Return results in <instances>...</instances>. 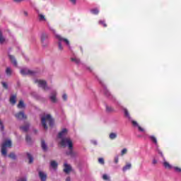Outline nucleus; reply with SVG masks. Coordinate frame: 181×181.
Instances as JSON below:
<instances>
[{
	"instance_id": "1",
	"label": "nucleus",
	"mask_w": 181,
	"mask_h": 181,
	"mask_svg": "<svg viewBox=\"0 0 181 181\" xmlns=\"http://www.w3.org/2000/svg\"><path fill=\"white\" fill-rule=\"evenodd\" d=\"M41 125L44 129L47 131L49 127H50V128L54 127V119H53L51 115H44L41 117ZM47 125H49V127Z\"/></svg>"
},
{
	"instance_id": "2",
	"label": "nucleus",
	"mask_w": 181,
	"mask_h": 181,
	"mask_svg": "<svg viewBox=\"0 0 181 181\" xmlns=\"http://www.w3.org/2000/svg\"><path fill=\"white\" fill-rule=\"evenodd\" d=\"M40 42L42 49H47L49 47V33H42L40 35Z\"/></svg>"
},
{
	"instance_id": "3",
	"label": "nucleus",
	"mask_w": 181,
	"mask_h": 181,
	"mask_svg": "<svg viewBox=\"0 0 181 181\" xmlns=\"http://www.w3.org/2000/svg\"><path fill=\"white\" fill-rule=\"evenodd\" d=\"M12 146V141L11 140H7L5 141L2 144H1V155L2 156H4V158L8 155V150L6 148H11Z\"/></svg>"
},
{
	"instance_id": "4",
	"label": "nucleus",
	"mask_w": 181,
	"mask_h": 181,
	"mask_svg": "<svg viewBox=\"0 0 181 181\" xmlns=\"http://www.w3.org/2000/svg\"><path fill=\"white\" fill-rule=\"evenodd\" d=\"M34 83L37 84L38 87L42 88L44 91H49V90H50V87L47 86V82L45 80L35 79Z\"/></svg>"
},
{
	"instance_id": "5",
	"label": "nucleus",
	"mask_w": 181,
	"mask_h": 181,
	"mask_svg": "<svg viewBox=\"0 0 181 181\" xmlns=\"http://www.w3.org/2000/svg\"><path fill=\"white\" fill-rule=\"evenodd\" d=\"M60 144L64 148H66V146H68L69 149H72L73 148V141L69 137H65L62 139L60 141Z\"/></svg>"
},
{
	"instance_id": "6",
	"label": "nucleus",
	"mask_w": 181,
	"mask_h": 181,
	"mask_svg": "<svg viewBox=\"0 0 181 181\" xmlns=\"http://www.w3.org/2000/svg\"><path fill=\"white\" fill-rule=\"evenodd\" d=\"M49 100L51 103H53L54 104L57 103V92H56V90H54L50 93Z\"/></svg>"
},
{
	"instance_id": "7",
	"label": "nucleus",
	"mask_w": 181,
	"mask_h": 181,
	"mask_svg": "<svg viewBox=\"0 0 181 181\" xmlns=\"http://www.w3.org/2000/svg\"><path fill=\"white\" fill-rule=\"evenodd\" d=\"M15 117L17 119H19L20 121H22V119H26L28 118V116L25 115V112L21 111L15 115Z\"/></svg>"
},
{
	"instance_id": "8",
	"label": "nucleus",
	"mask_w": 181,
	"mask_h": 181,
	"mask_svg": "<svg viewBox=\"0 0 181 181\" xmlns=\"http://www.w3.org/2000/svg\"><path fill=\"white\" fill-rule=\"evenodd\" d=\"M21 74H22V76H28V75H30V76H33V74H35V71H30L28 69H23L20 71Z\"/></svg>"
},
{
	"instance_id": "9",
	"label": "nucleus",
	"mask_w": 181,
	"mask_h": 181,
	"mask_svg": "<svg viewBox=\"0 0 181 181\" xmlns=\"http://www.w3.org/2000/svg\"><path fill=\"white\" fill-rule=\"evenodd\" d=\"M71 170H73V168H71V165H70V164H67L66 163H65L64 164V173H66V175L70 174V172H71Z\"/></svg>"
},
{
	"instance_id": "10",
	"label": "nucleus",
	"mask_w": 181,
	"mask_h": 181,
	"mask_svg": "<svg viewBox=\"0 0 181 181\" xmlns=\"http://www.w3.org/2000/svg\"><path fill=\"white\" fill-rule=\"evenodd\" d=\"M38 176L41 181H46V180L47 179V174L42 170L38 171Z\"/></svg>"
},
{
	"instance_id": "11",
	"label": "nucleus",
	"mask_w": 181,
	"mask_h": 181,
	"mask_svg": "<svg viewBox=\"0 0 181 181\" xmlns=\"http://www.w3.org/2000/svg\"><path fill=\"white\" fill-rule=\"evenodd\" d=\"M30 127V124L25 122L24 125L20 127V129L23 132H28V131H29Z\"/></svg>"
},
{
	"instance_id": "12",
	"label": "nucleus",
	"mask_w": 181,
	"mask_h": 181,
	"mask_svg": "<svg viewBox=\"0 0 181 181\" xmlns=\"http://www.w3.org/2000/svg\"><path fill=\"white\" fill-rule=\"evenodd\" d=\"M41 148L43 152H47V151H49V147L47 146V144L45 140H41Z\"/></svg>"
},
{
	"instance_id": "13",
	"label": "nucleus",
	"mask_w": 181,
	"mask_h": 181,
	"mask_svg": "<svg viewBox=\"0 0 181 181\" xmlns=\"http://www.w3.org/2000/svg\"><path fill=\"white\" fill-rule=\"evenodd\" d=\"M66 135H67V130H66V129H63L62 131L59 133L58 138H60L61 139H62Z\"/></svg>"
},
{
	"instance_id": "14",
	"label": "nucleus",
	"mask_w": 181,
	"mask_h": 181,
	"mask_svg": "<svg viewBox=\"0 0 181 181\" xmlns=\"http://www.w3.org/2000/svg\"><path fill=\"white\" fill-rule=\"evenodd\" d=\"M6 43V38L4 36L2 31L0 30V45H5Z\"/></svg>"
},
{
	"instance_id": "15",
	"label": "nucleus",
	"mask_w": 181,
	"mask_h": 181,
	"mask_svg": "<svg viewBox=\"0 0 181 181\" xmlns=\"http://www.w3.org/2000/svg\"><path fill=\"white\" fill-rule=\"evenodd\" d=\"M8 57L11 62V63L15 66L16 67L18 66V62L16 61V59L13 55L8 54Z\"/></svg>"
},
{
	"instance_id": "16",
	"label": "nucleus",
	"mask_w": 181,
	"mask_h": 181,
	"mask_svg": "<svg viewBox=\"0 0 181 181\" xmlns=\"http://www.w3.org/2000/svg\"><path fill=\"white\" fill-rule=\"evenodd\" d=\"M56 37L59 39V42H62V40H63L66 43V45H67V46H70V42L69 41V40L63 38L60 35H56Z\"/></svg>"
},
{
	"instance_id": "17",
	"label": "nucleus",
	"mask_w": 181,
	"mask_h": 181,
	"mask_svg": "<svg viewBox=\"0 0 181 181\" xmlns=\"http://www.w3.org/2000/svg\"><path fill=\"white\" fill-rule=\"evenodd\" d=\"M132 168V164L131 163H127L126 165L123 167L122 170L123 172H127V170H129Z\"/></svg>"
},
{
	"instance_id": "18",
	"label": "nucleus",
	"mask_w": 181,
	"mask_h": 181,
	"mask_svg": "<svg viewBox=\"0 0 181 181\" xmlns=\"http://www.w3.org/2000/svg\"><path fill=\"white\" fill-rule=\"evenodd\" d=\"M25 141L27 144H28V145H32V144H33V140L32 139V137H30V136L28 134L25 136Z\"/></svg>"
},
{
	"instance_id": "19",
	"label": "nucleus",
	"mask_w": 181,
	"mask_h": 181,
	"mask_svg": "<svg viewBox=\"0 0 181 181\" xmlns=\"http://www.w3.org/2000/svg\"><path fill=\"white\" fill-rule=\"evenodd\" d=\"M50 166L51 168H52V169L56 170L57 169V166H59V164L57 163V162H56V160H52L50 162Z\"/></svg>"
},
{
	"instance_id": "20",
	"label": "nucleus",
	"mask_w": 181,
	"mask_h": 181,
	"mask_svg": "<svg viewBox=\"0 0 181 181\" xmlns=\"http://www.w3.org/2000/svg\"><path fill=\"white\" fill-rule=\"evenodd\" d=\"M10 103L11 104H13V105H15V104H16V95H13L11 96Z\"/></svg>"
},
{
	"instance_id": "21",
	"label": "nucleus",
	"mask_w": 181,
	"mask_h": 181,
	"mask_svg": "<svg viewBox=\"0 0 181 181\" xmlns=\"http://www.w3.org/2000/svg\"><path fill=\"white\" fill-rule=\"evenodd\" d=\"M118 136V134L115 132H111L110 134H109V138L111 140H114V139H117V137Z\"/></svg>"
},
{
	"instance_id": "22",
	"label": "nucleus",
	"mask_w": 181,
	"mask_h": 181,
	"mask_svg": "<svg viewBox=\"0 0 181 181\" xmlns=\"http://www.w3.org/2000/svg\"><path fill=\"white\" fill-rule=\"evenodd\" d=\"M18 108H19L20 110H23V108H25V103L23 102V100H20L18 105H17Z\"/></svg>"
},
{
	"instance_id": "23",
	"label": "nucleus",
	"mask_w": 181,
	"mask_h": 181,
	"mask_svg": "<svg viewBox=\"0 0 181 181\" xmlns=\"http://www.w3.org/2000/svg\"><path fill=\"white\" fill-rule=\"evenodd\" d=\"M6 74L8 76V77H11V76H12V69L11 67L6 68Z\"/></svg>"
},
{
	"instance_id": "24",
	"label": "nucleus",
	"mask_w": 181,
	"mask_h": 181,
	"mask_svg": "<svg viewBox=\"0 0 181 181\" xmlns=\"http://www.w3.org/2000/svg\"><path fill=\"white\" fill-rule=\"evenodd\" d=\"M66 154L69 155V156H71V158H74V156H76V153L73 151V148H69V151L66 153Z\"/></svg>"
},
{
	"instance_id": "25",
	"label": "nucleus",
	"mask_w": 181,
	"mask_h": 181,
	"mask_svg": "<svg viewBox=\"0 0 181 181\" xmlns=\"http://www.w3.org/2000/svg\"><path fill=\"white\" fill-rule=\"evenodd\" d=\"M27 157L28 159L29 160L28 163H33V156L29 153H27Z\"/></svg>"
},
{
	"instance_id": "26",
	"label": "nucleus",
	"mask_w": 181,
	"mask_h": 181,
	"mask_svg": "<svg viewBox=\"0 0 181 181\" xmlns=\"http://www.w3.org/2000/svg\"><path fill=\"white\" fill-rule=\"evenodd\" d=\"M8 158H10V159H13V160H16V154H15L13 152L10 153Z\"/></svg>"
},
{
	"instance_id": "27",
	"label": "nucleus",
	"mask_w": 181,
	"mask_h": 181,
	"mask_svg": "<svg viewBox=\"0 0 181 181\" xmlns=\"http://www.w3.org/2000/svg\"><path fill=\"white\" fill-rule=\"evenodd\" d=\"M114 107L111 106L106 105V112H114Z\"/></svg>"
},
{
	"instance_id": "28",
	"label": "nucleus",
	"mask_w": 181,
	"mask_h": 181,
	"mask_svg": "<svg viewBox=\"0 0 181 181\" xmlns=\"http://www.w3.org/2000/svg\"><path fill=\"white\" fill-rule=\"evenodd\" d=\"M163 166L165 168V169H171L172 168V165H170V164H169V163H168L166 160H164Z\"/></svg>"
},
{
	"instance_id": "29",
	"label": "nucleus",
	"mask_w": 181,
	"mask_h": 181,
	"mask_svg": "<svg viewBox=\"0 0 181 181\" xmlns=\"http://www.w3.org/2000/svg\"><path fill=\"white\" fill-rule=\"evenodd\" d=\"M38 16H39L40 21H46V18L45 17V16L43 14H38Z\"/></svg>"
},
{
	"instance_id": "30",
	"label": "nucleus",
	"mask_w": 181,
	"mask_h": 181,
	"mask_svg": "<svg viewBox=\"0 0 181 181\" xmlns=\"http://www.w3.org/2000/svg\"><path fill=\"white\" fill-rule=\"evenodd\" d=\"M124 111L125 117L129 118V119H131V116H129V112H128V110L127 109H124Z\"/></svg>"
},
{
	"instance_id": "31",
	"label": "nucleus",
	"mask_w": 181,
	"mask_h": 181,
	"mask_svg": "<svg viewBox=\"0 0 181 181\" xmlns=\"http://www.w3.org/2000/svg\"><path fill=\"white\" fill-rule=\"evenodd\" d=\"M71 62H74L76 64H80V59L77 58H71Z\"/></svg>"
},
{
	"instance_id": "32",
	"label": "nucleus",
	"mask_w": 181,
	"mask_h": 181,
	"mask_svg": "<svg viewBox=\"0 0 181 181\" xmlns=\"http://www.w3.org/2000/svg\"><path fill=\"white\" fill-rule=\"evenodd\" d=\"M127 152H128V149L127 148H123L121 151V156H124V155H126Z\"/></svg>"
},
{
	"instance_id": "33",
	"label": "nucleus",
	"mask_w": 181,
	"mask_h": 181,
	"mask_svg": "<svg viewBox=\"0 0 181 181\" xmlns=\"http://www.w3.org/2000/svg\"><path fill=\"white\" fill-rule=\"evenodd\" d=\"M150 139H151V141H153V142H154V144H158V141L156 140V137H155L153 136H151Z\"/></svg>"
},
{
	"instance_id": "34",
	"label": "nucleus",
	"mask_w": 181,
	"mask_h": 181,
	"mask_svg": "<svg viewBox=\"0 0 181 181\" xmlns=\"http://www.w3.org/2000/svg\"><path fill=\"white\" fill-rule=\"evenodd\" d=\"M1 84L4 88L8 90V83H6V82H1Z\"/></svg>"
},
{
	"instance_id": "35",
	"label": "nucleus",
	"mask_w": 181,
	"mask_h": 181,
	"mask_svg": "<svg viewBox=\"0 0 181 181\" xmlns=\"http://www.w3.org/2000/svg\"><path fill=\"white\" fill-rule=\"evenodd\" d=\"M103 180H110V177H108V175L107 174H104L103 175Z\"/></svg>"
},
{
	"instance_id": "36",
	"label": "nucleus",
	"mask_w": 181,
	"mask_h": 181,
	"mask_svg": "<svg viewBox=\"0 0 181 181\" xmlns=\"http://www.w3.org/2000/svg\"><path fill=\"white\" fill-rule=\"evenodd\" d=\"M91 12H92V13H93L94 15H97V14H98V9H97V8L92 9V10H91Z\"/></svg>"
},
{
	"instance_id": "37",
	"label": "nucleus",
	"mask_w": 181,
	"mask_h": 181,
	"mask_svg": "<svg viewBox=\"0 0 181 181\" xmlns=\"http://www.w3.org/2000/svg\"><path fill=\"white\" fill-rule=\"evenodd\" d=\"M98 162L99 163H100L101 165H104L105 162H104V158H100L98 159Z\"/></svg>"
},
{
	"instance_id": "38",
	"label": "nucleus",
	"mask_w": 181,
	"mask_h": 181,
	"mask_svg": "<svg viewBox=\"0 0 181 181\" xmlns=\"http://www.w3.org/2000/svg\"><path fill=\"white\" fill-rule=\"evenodd\" d=\"M62 98H63L64 101H67V94L64 93L62 95Z\"/></svg>"
},
{
	"instance_id": "39",
	"label": "nucleus",
	"mask_w": 181,
	"mask_h": 181,
	"mask_svg": "<svg viewBox=\"0 0 181 181\" xmlns=\"http://www.w3.org/2000/svg\"><path fill=\"white\" fill-rule=\"evenodd\" d=\"M175 170H176V172H179L181 173V168H178V167H174Z\"/></svg>"
},
{
	"instance_id": "40",
	"label": "nucleus",
	"mask_w": 181,
	"mask_h": 181,
	"mask_svg": "<svg viewBox=\"0 0 181 181\" xmlns=\"http://www.w3.org/2000/svg\"><path fill=\"white\" fill-rule=\"evenodd\" d=\"M58 46H59V49H60V50H63V46L62 45V42H59L58 43Z\"/></svg>"
},
{
	"instance_id": "41",
	"label": "nucleus",
	"mask_w": 181,
	"mask_h": 181,
	"mask_svg": "<svg viewBox=\"0 0 181 181\" xmlns=\"http://www.w3.org/2000/svg\"><path fill=\"white\" fill-rule=\"evenodd\" d=\"M132 124L134 126V127H139V125H138V122H135V121H132Z\"/></svg>"
},
{
	"instance_id": "42",
	"label": "nucleus",
	"mask_w": 181,
	"mask_h": 181,
	"mask_svg": "<svg viewBox=\"0 0 181 181\" xmlns=\"http://www.w3.org/2000/svg\"><path fill=\"white\" fill-rule=\"evenodd\" d=\"M152 163H153V165H156V163H158V160L156 158H154L152 160Z\"/></svg>"
},
{
	"instance_id": "43",
	"label": "nucleus",
	"mask_w": 181,
	"mask_h": 181,
	"mask_svg": "<svg viewBox=\"0 0 181 181\" xmlns=\"http://www.w3.org/2000/svg\"><path fill=\"white\" fill-rule=\"evenodd\" d=\"M13 2H16V4H21L22 2V0H13Z\"/></svg>"
},
{
	"instance_id": "44",
	"label": "nucleus",
	"mask_w": 181,
	"mask_h": 181,
	"mask_svg": "<svg viewBox=\"0 0 181 181\" xmlns=\"http://www.w3.org/2000/svg\"><path fill=\"white\" fill-rule=\"evenodd\" d=\"M4 129H5V127H4V124H0V129H1V131H4Z\"/></svg>"
},
{
	"instance_id": "45",
	"label": "nucleus",
	"mask_w": 181,
	"mask_h": 181,
	"mask_svg": "<svg viewBox=\"0 0 181 181\" xmlns=\"http://www.w3.org/2000/svg\"><path fill=\"white\" fill-rule=\"evenodd\" d=\"M118 160H119L118 156L115 157V163H118Z\"/></svg>"
},
{
	"instance_id": "46",
	"label": "nucleus",
	"mask_w": 181,
	"mask_h": 181,
	"mask_svg": "<svg viewBox=\"0 0 181 181\" xmlns=\"http://www.w3.org/2000/svg\"><path fill=\"white\" fill-rule=\"evenodd\" d=\"M139 129L141 132H144V129H142V127H141L140 126H138Z\"/></svg>"
},
{
	"instance_id": "47",
	"label": "nucleus",
	"mask_w": 181,
	"mask_h": 181,
	"mask_svg": "<svg viewBox=\"0 0 181 181\" xmlns=\"http://www.w3.org/2000/svg\"><path fill=\"white\" fill-rule=\"evenodd\" d=\"M23 14H24V16H28L29 14H28V11H23Z\"/></svg>"
},
{
	"instance_id": "48",
	"label": "nucleus",
	"mask_w": 181,
	"mask_h": 181,
	"mask_svg": "<svg viewBox=\"0 0 181 181\" xmlns=\"http://www.w3.org/2000/svg\"><path fill=\"white\" fill-rule=\"evenodd\" d=\"M66 181H71V178H70V177H67L66 178Z\"/></svg>"
},
{
	"instance_id": "49",
	"label": "nucleus",
	"mask_w": 181,
	"mask_h": 181,
	"mask_svg": "<svg viewBox=\"0 0 181 181\" xmlns=\"http://www.w3.org/2000/svg\"><path fill=\"white\" fill-rule=\"evenodd\" d=\"M92 144H93V145H97V141H92Z\"/></svg>"
},
{
	"instance_id": "50",
	"label": "nucleus",
	"mask_w": 181,
	"mask_h": 181,
	"mask_svg": "<svg viewBox=\"0 0 181 181\" xmlns=\"http://www.w3.org/2000/svg\"><path fill=\"white\" fill-rule=\"evenodd\" d=\"M72 4H76V0H70Z\"/></svg>"
},
{
	"instance_id": "51",
	"label": "nucleus",
	"mask_w": 181,
	"mask_h": 181,
	"mask_svg": "<svg viewBox=\"0 0 181 181\" xmlns=\"http://www.w3.org/2000/svg\"><path fill=\"white\" fill-rule=\"evenodd\" d=\"M160 155H161V156H163V153H162V152L159 151Z\"/></svg>"
},
{
	"instance_id": "52",
	"label": "nucleus",
	"mask_w": 181,
	"mask_h": 181,
	"mask_svg": "<svg viewBox=\"0 0 181 181\" xmlns=\"http://www.w3.org/2000/svg\"><path fill=\"white\" fill-rule=\"evenodd\" d=\"M103 26H104L105 28H106V27H107V24L103 23Z\"/></svg>"
},
{
	"instance_id": "53",
	"label": "nucleus",
	"mask_w": 181,
	"mask_h": 181,
	"mask_svg": "<svg viewBox=\"0 0 181 181\" xmlns=\"http://www.w3.org/2000/svg\"><path fill=\"white\" fill-rule=\"evenodd\" d=\"M3 124H2V122L0 120V125H2Z\"/></svg>"
},
{
	"instance_id": "54",
	"label": "nucleus",
	"mask_w": 181,
	"mask_h": 181,
	"mask_svg": "<svg viewBox=\"0 0 181 181\" xmlns=\"http://www.w3.org/2000/svg\"><path fill=\"white\" fill-rule=\"evenodd\" d=\"M23 1H29V0H21V2H23Z\"/></svg>"
},
{
	"instance_id": "55",
	"label": "nucleus",
	"mask_w": 181,
	"mask_h": 181,
	"mask_svg": "<svg viewBox=\"0 0 181 181\" xmlns=\"http://www.w3.org/2000/svg\"><path fill=\"white\" fill-rule=\"evenodd\" d=\"M100 23H103L102 21H100Z\"/></svg>"
}]
</instances>
